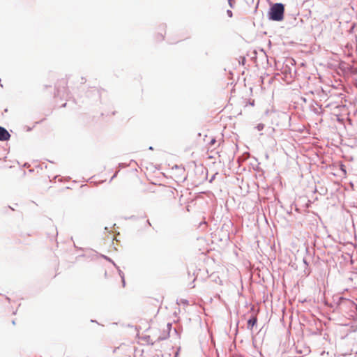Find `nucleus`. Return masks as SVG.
I'll list each match as a JSON object with an SVG mask.
<instances>
[{"label": "nucleus", "mask_w": 357, "mask_h": 357, "mask_svg": "<svg viewBox=\"0 0 357 357\" xmlns=\"http://www.w3.org/2000/svg\"><path fill=\"white\" fill-rule=\"evenodd\" d=\"M10 135L9 132L3 127L0 126V140L6 141L9 139Z\"/></svg>", "instance_id": "2"}, {"label": "nucleus", "mask_w": 357, "mask_h": 357, "mask_svg": "<svg viewBox=\"0 0 357 357\" xmlns=\"http://www.w3.org/2000/svg\"><path fill=\"white\" fill-rule=\"evenodd\" d=\"M257 319L256 314H253L248 321V328L252 329L253 326L257 324Z\"/></svg>", "instance_id": "3"}, {"label": "nucleus", "mask_w": 357, "mask_h": 357, "mask_svg": "<svg viewBox=\"0 0 357 357\" xmlns=\"http://www.w3.org/2000/svg\"><path fill=\"white\" fill-rule=\"evenodd\" d=\"M284 6L282 3L273 4L268 12V18L273 21L280 22L284 19Z\"/></svg>", "instance_id": "1"}, {"label": "nucleus", "mask_w": 357, "mask_h": 357, "mask_svg": "<svg viewBox=\"0 0 357 357\" xmlns=\"http://www.w3.org/2000/svg\"><path fill=\"white\" fill-rule=\"evenodd\" d=\"M340 169L344 172V174H346L347 172H346V170L344 169V165H341Z\"/></svg>", "instance_id": "6"}, {"label": "nucleus", "mask_w": 357, "mask_h": 357, "mask_svg": "<svg viewBox=\"0 0 357 357\" xmlns=\"http://www.w3.org/2000/svg\"><path fill=\"white\" fill-rule=\"evenodd\" d=\"M264 124H262V123H259V124H258V125L257 126V127H256V128H257V129L259 131H260V130H262L264 129Z\"/></svg>", "instance_id": "4"}, {"label": "nucleus", "mask_w": 357, "mask_h": 357, "mask_svg": "<svg viewBox=\"0 0 357 357\" xmlns=\"http://www.w3.org/2000/svg\"><path fill=\"white\" fill-rule=\"evenodd\" d=\"M215 143H216V140H215V138H213V139L211 140V142H210L209 144H210V146H213Z\"/></svg>", "instance_id": "5"}]
</instances>
